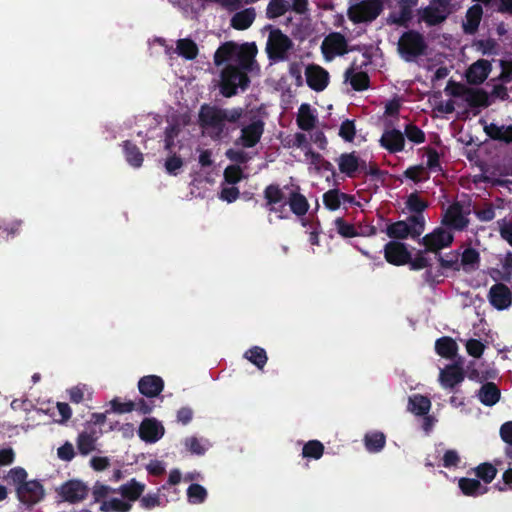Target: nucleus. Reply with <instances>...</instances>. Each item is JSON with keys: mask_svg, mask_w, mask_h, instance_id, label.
<instances>
[{"mask_svg": "<svg viewBox=\"0 0 512 512\" xmlns=\"http://www.w3.org/2000/svg\"><path fill=\"white\" fill-rule=\"evenodd\" d=\"M7 478L9 481H11L13 484L17 485V487H18L22 483L27 482L26 481L27 472L25 471V469H23L21 467H15L9 471Z\"/></svg>", "mask_w": 512, "mask_h": 512, "instance_id": "57", "label": "nucleus"}, {"mask_svg": "<svg viewBox=\"0 0 512 512\" xmlns=\"http://www.w3.org/2000/svg\"><path fill=\"white\" fill-rule=\"evenodd\" d=\"M453 241L452 233L445 228H437L422 238L426 251L437 253L448 247Z\"/></svg>", "mask_w": 512, "mask_h": 512, "instance_id": "11", "label": "nucleus"}, {"mask_svg": "<svg viewBox=\"0 0 512 512\" xmlns=\"http://www.w3.org/2000/svg\"><path fill=\"white\" fill-rule=\"evenodd\" d=\"M412 237L419 236L424 231L425 219L422 214H416L410 218Z\"/></svg>", "mask_w": 512, "mask_h": 512, "instance_id": "62", "label": "nucleus"}, {"mask_svg": "<svg viewBox=\"0 0 512 512\" xmlns=\"http://www.w3.org/2000/svg\"><path fill=\"white\" fill-rule=\"evenodd\" d=\"M424 166L427 168L428 172H440L441 166L438 153L433 150H429L427 152L426 165Z\"/></svg>", "mask_w": 512, "mask_h": 512, "instance_id": "61", "label": "nucleus"}, {"mask_svg": "<svg viewBox=\"0 0 512 512\" xmlns=\"http://www.w3.org/2000/svg\"><path fill=\"white\" fill-rule=\"evenodd\" d=\"M207 490L199 484H191L187 489V498L191 504H200L205 501Z\"/></svg>", "mask_w": 512, "mask_h": 512, "instance_id": "45", "label": "nucleus"}, {"mask_svg": "<svg viewBox=\"0 0 512 512\" xmlns=\"http://www.w3.org/2000/svg\"><path fill=\"white\" fill-rule=\"evenodd\" d=\"M164 388V381L157 375H147L138 381V389L140 393L146 397L158 396Z\"/></svg>", "mask_w": 512, "mask_h": 512, "instance_id": "16", "label": "nucleus"}, {"mask_svg": "<svg viewBox=\"0 0 512 512\" xmlns=\"http://www.w3.org/2000/svg\"><path fill=\"white\" fill-rule=\"evenodd\" d=\"M496 474V468L489 463L480 464L475 468V475L486 484L490 483L495 478Z\"/></svg>", "mask_w": 512, "mask_h": 512, "instance_id": "48", "label": "nucleus"}, {"mask_svg": "<svg viewBox=\"0 0 512 512\" xmlns=\"http://www.w3.org/2000/svg\"><path fill=\"white\" fill-rule=\"evenodd\" d=\"M431 408V401L429 398L415 394L409 397L408 410L416 416H425Z\"/></svg>", "mask_w": 512, "mask_h": 512, "instance_id": "27", "label": "nucleus"}, {"mask_svg": "<svg viewBox=\"0 0 512 512\" xmlns=\"http://www.w3.org/2000/svg\"><path fill=\"white\" fill-rule=\"evenodd\" d=\"M385 259L394 265H403L410 260V253L405 244L397 241H390L385 245Z\"/></svg>", "mask_w": 512, "mask_h": 512, "instance_id": "14", "label": "nucleus"}, {"mask_svg": "<svg viewBox=\"0 0 512 512\" xmlns=\"http://www.w3.org/2000/svg\"><path fill=\"white\" fill-rule=\"evenodd\" d=\"M464 379L462 369L458 365H449L440 370V384L443 388H453Z\"/></svg>", "mask_w": 512, "mask_h": 512, "instance_id": "20", "label": "nucleus"}, {"mask_svg": "<svg viewBox=\"0 0 512 512\" xmlns=\"http://www.w3.org/2000/svg\"><path fill=\"white\" fill-rule=\"evenodd\" d=\"M405 134L410 141L416 144L424 141V133L414 125H407L405 128Z\"/></svg>", "mask_w": 512, "mask_h": 512, "instance_id": "64", "label": "nucleus"}, {"mask_svg": "<svg viewBox=\"0 0 512 512\" xmlns=\"http://www.w3.org/2000/svg\"><path fill=\"white\" fill-rule=\"evenodd\" d=\"M324 453V445L318 440H310L304 444L302 456L306 459L318 460Z\"/></svg>", "mask_w": 512, "mask_h": 512, "instance_id": "39", "label": "nucleus"}, {"mask_svg": "<svg viewBox=\"0 0 512 512\" xmlns=\"http://www.w3.org/2000/svg\"><path fill=\"white\" fill-rule=\"evenodd\" d=\"M86 485L79 480H70L58 488L59 495L63 500L76 503L83 500L87 495Z\"/></svg>", "mask_w": 512, "mask_h": 512, "instance_id": "12", "label": "nucleus"}, {"mask_svg": "<svg viewBox=\"0 0 512 512\" xmlns=\"http://www.w3.org/2000/svg\"><path fill=\"white\" fill-rule=\"evenodd\" d=\"M317 116L315 111L308 104H302L299 107L297 115V124L300 129L310 131L315 127Z\"/></svg>", "mask_w": 512, "mask_h": 512, "instance_id": "24", "label": "nucleus"}, {"mask_svg": "<svg viewBox=\"0 0 512 512\" xmlns=\"http://www.w3.org/2000/svg\"><path fill=\"white\" fill-rule=\"evenodd\" d=\"M418 0H362L350 5L349 19L354 23L371 22L382 12L384 4L390 9L388 21L404 25L412 17V10Z\"/></svg>", "mask_w": 512, "mask_h": 512, "instance_id": "2", "label": "nucleus"}, {"mask_svg": "<svg viewBox=\"0 0 512 512\" xmlns=\"http://www.w3.org/2000/svg\"><path fill=\"white\" fill-rule=\"evenodd\" d=\"M345 81L349 82L353 89L360 91L368 87L369 78L365 72L350 68L345 72Z\"/></svg>", "mask_w": 512, "mask_h": 512, "instance_id": "30", "label": "nucleus"}, {"mask_svg": "<svg viewBox=\"0 0 512 512\" xmlns=\"http://www.w3.org/2000/svg\"><path fill=\"white\" fill-rule=\"evenodd\" d=\"M310 141L315 144L319 149L324 150L327 146V139L324 133L319 129H312L309 131Z\"/></svg>", "mask_w": 512, "mask_h": 512, "instance_id": "63", "label": "nucleus"}, {"mask_svg": "<svg viewBox=\"0 0 512 512\" xmlns=\"http://www.w3.org/2000/svg\"><path fill=\"white\" fill-rule=\"evenodd\" d=\"M179 133V128L175 126H171L166 130L165 148L169 153L164 160V168L166 173L172 176H177L184 166L183 158L173 151V148L175 147L174 139L178 137Z\"/></svg>", "mask_w": 512, "mask_h": 512, "instance_id": "6", "label": "nucleus"}, {"mask_svg": "<svg viewBox=\"0 0 512 512\" xmlns=\"http://www.w3.org/2000/svg\"><path fill=\"white\" fill-rule=\"evenodd\" d=\"M56 412L52 413V416L54 417V420L56 422L62 423L67 421L71 417V408L67 403L58 402L56 404Z\"/></svg>", "mask_w": 512, "mask_h": 512, "instance_id": "55", "label": "nucleus"}, {"mask_svg": "<svg viewBox=\"0 0 512 512\" xmlns=\"http://www.w3.org/2000/svg\"><path fill=\"white\" fill-rule=\"evenodd\" d=\"M176 49L179 55L188 60L194 59L198 54L197 45L189 39L178 40Z\"/></svg>", "mask_w": 512, "mask_h": 512, "instance_id": "42", "label": "nucleus"}, {"mask_svg": "<svg viewBox=\"0 0 512 512\" xmlns=\"http://www.w3.org/2000/svg\"><path fill=\"white\" fill-rule=\"evenodd\" d=\"M407 207L417 214H421V212L427 207V203L423 201L418 195L411 194L407 199Z\"/></svg>", "mask_w": 512, "mask_h": 512, "instance_id": "60", "label": "nucleus"}, {"mask_svg": "<svg viewBox=\"0 0 512 512\" xmlns=\"http://www.w3.org/2000/svg\"><path fill=\"white\" fill-rule=\"evenodd\" d=\"M361 165L360 159L355 153L342 154L338 159V166L341 173L352 177Z\"/></svg>", "mask_w": 512, "mask_h": 512, "instance_id": "25", "label": "nucleus"}, {"mask_svg": "<svg viewBox=\"0 0 512 512\" xmlns=\"http://www.w3.org/2000/svg\"><path fill=\"white\" fill-rule=\"evenodd\" d=\"M264 122L258 116L248 117L244 115L240 125V134L235 140V145L242 148H252L261 139L264 132Z\"/></svg>", "mask_w": 512, "mask_h": 512, "instance_id": "5", "label": "nucleus"}, {"mask_svg": "<svg viewBox=\"0 0 512 512\" xmlns=\"http://www.w3.org/2000/svg\"><path fill=\"white\" fill-rule=\"evenodd\" d=\"M165 429L155 418H146L139 427V437L147 443H155L164 435Z\"/></svg>", "mask_w": 512, "mask_h": 512, "instance_id": "13", "label": "nucleus"}, {"mask_svg": "<svg viewBox=\"0 0 512 512\" xmlns=\"http://www.w3.org/2000/svg\"><path fill=\"white\" fill-rule=\"evenodd\" d=\"M321 50L326 61H332L334 58L343 56L349 51L346 38L336 32L325 37Z\"/></svg>", "mask_w": 512, "mask_h": 512, "instance_id": "9", "label": "nucleus"}, {"mask_svg": "<svg viewBox=\"0 0 512 512\" xmlns=\"http://www.w3.org/2000/svg\"><path fill=\"white\" fill-rule=\"evenodd\" d=\"M387 234L391 238L404 239L408 235L412 236V231L409 224L403 221H399L388 227Z\"/></svg>", "mask_w": 512, "mask_h": 512, "instance_id": "46", "label": "nucleus"}, {"mask_svg": "<svg viewBox=\"0 0 512 512\" xmlns=\"http://www.w3.org/2000/svg\"><path fill=\"white\" fill-rule=\"evenodd\" d=\"M288 9V3L285 0H270L267 6V17L277 18L282 16Z\"/></svg>", "mask_w": 512, "mask_h": 512, "instance_id": "49", "label": "nucleus"}, {"mask_svg": "<svg viewBox=\"0 0 512 512\" xmlns=\"http://www.w3.org/2000/svg\"><path fill=\"white\" fill-rule=\"evenodd\" d=\"M485 132L493 139L512 141V126L498 125L491 123L485 126Z\"/></svg>", "mask_w": 512, "mask_h": 512, "instance_id": "33", "label": "nucleus"}, {"mask_svg": "<svg viewBox=\"0 0 512 512\" xmlns=\"http://www.w3.org/2000/svg\"><path fill=\"white\" fill-rule=\"evenodd\" d=\"M19 501L27 506H32L40 502L44 497L42 485L35 480L22 483L16 488Z\"/></svg>", "mask_w": 512, "mask_h": 512, "instance_id": "10", "label": "nucleus"}, {"mask_svg": "<svg viewBox=\"0 0 512 512\" xmlns=\"http://www.w3.org/2000/svg\"><path fill=\"white\" fill-rule=\"evenodd\" d=\"M304 157L305 162L315 170L329 169L330 164L320 154L313 152L311 149H306Z\"/></svg>", "mask_w": 512, "mask_h": 512, "instance_id": "44", "label": "nucleus"}, {"mask_svg": "<svg viewBox=\"0 0 512 512\" xmlns=\"http://www.w3.org/2000/svg\"><path fill=\"white\" fill-rule=\"evenodd\" d=\"M184 445L192 454L203 455L211 447L210 442L204 438L188 437L184 440Z\"/></svg>", "mask_w": 512, "mask_h": 512, "instance_id": "38", "label": "nucleus"}, {"mask_svg": "<svg viewBox=\"0 0 512 512\" xmlns=\"http://www.w3.org/2000/svg\"><path fill=\"white\" fill-rule=\"evenodd\" d=\"M243 178V172L237 165H230L224 171V182L230 185L237 184Z\"/></svg>", "mask_w": 512, "mask_h": 512, "instance_id": "51", "label": "nucleus"}, {"mask_svg": "<svg viewBox=\"0 0 512 512\" xmlns=\"http://www.w3.org/2000/svg\"><path fill=\"white\" fill-rule=\"evenodd\" d=\"M287 199L290 211H292L294 214L302 216L308 211L309 204L303 195L297 192H290Z\"/></svg>", "mask_w": 512, "mask_h": 512, "instance_id": "34", "label": "nucleus"}, {"mask_svg": "<svg viewBox=\"0 0 512 512\" xmlns=\"http://www.w3.org/2000/svg\"><path fill=\"white\" fill-rule=\"evenodd\" d=\"M287 197L288 196H286L284 192L280 190L277 186L271 185L268 186L265 190V198L269 206L277 204L286 199Z\"/></svg>", "mask_w": 512, "mask_h": 512, "instance_id": "52", "label": "nucleus"}, {"mask_svg": "<svg viewBox=\"0 0 512 512\" xmlns=\"http://www.w3.org/2000/svg\"><path fill=\"white\" fill-rule=\"evenodd\" d=\"M490 72V63L487 60H478L470 66L467 71L466 77L470 83H482Z\"/></svg>", "mask_w": 512, "mask_h": 512, "instance_id": "23", "label": "nucleus"}, {"mask_svg": "<svg viewBox=\"0 0 512 512\" xmlns=\"http://www.w3.org/2000/svg\"><path fill=\"white\" fill-rule=\"evenodd\" d=\"M478 398L484 405L492 406L498 402L500 391L493 383H486L479 390Z\"/></svg>", "mask_w": 512, "mask_h": 512, "instance_id": "31", "label": "nucleus"}, {"mask_svg": "<svg viewBox=\"0 0 512 512\" xmlns=\"http://www.w3.org/2000/svg\"><path fill=\"white\" fill-rule=\"evenodd\" d=\"M460 257V270L465 272H472L478 269L480 262V255L477 250L473 248H466Z\"/></svg>", "mask_w": 512, "mask_h": 512, "instance_id": "28", "label": "nucleus"}, {"mask_svg": "<svg viewBox=\"0 0 512 512\" xmlns=\"http://www.w3.org/2000/svg\"><path fill=\"white\" fill-rule=\"evenodd\" d=\"M354 198L339 190L332 189L323 195V203L325 207L331 211L338 210L342 204L352 203Z\"/></svg>", "mask_w": 512, "mask_h": 512, "instance_id": "22", "label": "nucleus"}, {"mask_svg": "<svg viewBox=\"0 0 512 512\" xmlns=\"http://www.w3.org/2000/svg\"><path fill=\"white\" fill-rule=\"evenodd\" d=\"M441 266L454 270H460V257L459 254L451 253L439 258Z\"/></svg>", "mask_w": 512, "mask_h": 512, "instance_id": "59", "label": "nucleus"}, {"mask_svg": "<svg viewBox=\"0 0 512 512\" xmlns=\"http://www.w3.org/2000/svg\"><path fill=\"white\" fill-rule=\"evenodd\" d=\"M255 19V11L254 9H245L243 11H240L236 13L231 22L232 26L235 29L244 30L251 26Z\"/></svg>", "mask_w": 512, "mask_h": 512, "instance_id": "36", "label": "nucleus"}, {"mask_svg": "<svg viewBox=\"0 0 512 512\" xmlns=\"http://www.w3.org/2000/svg\"><path fill=\"white\" fill-rule=\"evenodd\" d=\"M447 11L430 5L422 11L421 18L428 25H437L447 18Z\"/></svg>", "mask_w": 512, "mask_h": 512, "instance_id": "35", "label": "nucleus"}, {"mask_svg": "<svg viewBox=\"0 0 512 512\" xmlns=\"http://www.w3.org/2000/svg\"><path fill=\"white\" fill-rule=\"evenodd\" d=\"M118 494L122 496L125 501H129L131 508L133 507V503L140 499V496L145 490V484L137 481L136 479H131L126 484L121 485L118 489Z\"/></svg>", "mask_w": 512, "mask_h": 512, "instance_id": "21", "label": "nucleus"}, {"mask_svg": "<svg viewBox=\"0 0 512 512\" xmlns=\"http://www.w3.org/2000/svg\"><path fill=\"white\" fill-rule=\"evenodd\" d=\"M497 273L503 280H512V254H509L505 257L500 265V268L497 269Z\"/></svg>", "mask_w": 512, "mask_h": 512, "instance_id": "56", "label": "nucleus"}, {"mask_svg": "<svg viewBox=\"0 0 512 512\" xmlns=\"http://www.w3.org/2000/svg\"><path fill=\"white\" fill-rule=\"evenodd\" d=\"M334 225L336 231L342 236L346 238L356 237L358 235H365L362 232H358V230L351 224L345 222L342 218H337L334 221Z\"/></svg>", "mask_w": 512, "mask_h": 512, "instance_id": "47", "label": "nucleus"}, {"mask_svg": "<svg viewBox=\"0 0 512 512\" xmlns=\"http://www.w3.org/2000/svg\"><path fill=\"white\" fill-rule=\"evenodd\" d=\"M124 153H125V158L127 160V162L135 167V168H138L142 165V162H143V154L140 152V150L133 144H131L130 142H125L124 143Z\"/></svg>", "mask_w": 512, "mask_h": 512, "instance_id": "40", "label": "nucleus"}, {"mask_svg": "<svg viewBox=\"0 0 512 512\" xmlns=\"http://www.w3.org/2000/svg\"><path fill=\"white\" fill-rule=\"evenodd\" d=\"M244 358L260 370L264 368L268 360L266 351L259 346H254L247 350L244 353Z\"/></svg>", "mask_w": 512, "mask_h": 512, "instance_id": "37", "label": "nucleus"}, {"mask_svg": "<svg viewBox=\"0 0 512 512\" xmlns=\"http://www.w3.org/2000/svg\"><path fill=\"white\" fill-rule=\"evenodd\" d=\"M490 303L498 310L508 308L512 302L510 290L503 284H496L489 292Z\"/></svg>", "mask_w": 512, "mask_h": 512, "instance_id": "17", "label": "nucleus"}, {"mask_svg": "<svg viewBox=\"0 0 512 512\" xmlns=\"http://www.w3.org/2000/svg\"><path fill=\"white\" fill-rule=\"evenodd\" d=\"M483 14L482 7L479 4L473 5L466 13V19L463 28L467 33H474L481 21Z\"/></svg>", "mask_w": 512, "mask_h": 512, "instance_id": "29", "label": "nucleus"}, {"mask_svg": "<svg viewBox=\"0 0 512 512\" xmlns=\"http://www.w3.org/2000/svg\"><path fill=\"white\" fill-rule=\"evenodd\" d=\"M256 54L257 47L254 43L227 42L217 49L214 62L217 66L224 65L221 70L220 89L225 97H231L239 90L246 89L249 83L247 73L258 69Z\"/></svg>", "mask_w": 512, "mask_h": 512, "instance_id": "1", "label": "nucleus"}, {"mask_svg": "<svg viewBox=\"0 0 512 512\" xmlns=\"http://www.w3.org/2000/svg\"><path fill=\"white\" fill-rule=\"evenodd\" d=\"M291 46V40L280 30L274 29L270 31L266 50L271 59L284 60Z\"/></svg>", "mask_w": 512, "mask_h": 512, "instance_id": "8", "label": "nucleus"}, {"mask_svg": "<svg viewBox=\"0 0 512 512\" xmlns=\"http://www.w3.org/2000/svg\"><path fill=\"white\" fill-rule=\"evenodd\" d=\"M380 143L382 147L395 153L403 150L405 140L400 130L388 129L383 133Z\"/></svg>", "mask_w": 512, "mask_h": 512, "instance_id": "19", "label": "nucleus"}, {"mask_svg": "<svg viewBox=\"0 0 512 512\" xmlns=\"http://www.w3.org/2000/svg\"><path fill=\"white\" fill-rule=\"evenodd\" d=\"M386 443V437L382 432L372 431L365 435L364 444L366 449L371 453L380 452Z\"/></svg>", "mask_w": 512, "mask_h": 512, "instance_id": "32", "label": "nucleus"}, {"mask_svg": "<svg viewBox=\"0 0 512 512\" xmlns=\"http://www.w3.org/2000/svg\"><path fill=\"white\" fill-rule=\"evenodd\" d=\"M404 175L414 182H421L429 178V172L424 165L409 167L404 172Z\"/></svg>", "mask_w": 512, "mask_h": 512, "instance_id": "50", "label": "nucleus"}, {"mask_svg": "<svg viewBox=\"0 0 512 512\" xmlns=\"http://www.w3.org/2000/svg\"><path fill=\"white\" fill-rule=\"evenodd\" d=\"M97 437L89 432H83L79 435L77 446L81 454L87 455L95 449Z\"/></svg>", "mask_w": 512, "mask_h": 512, "instance_id": "41", "label": "nucleus"}, {"mask_svg": "<svg viewBox=\"0 0 512 512\" xmlns=\"http://www.w3.org/2000/svg\"><path fill=\"white\" fill-rule=\"evenodd\" d=\"M459 488L467 496H480L488 491L487 486L481 484L477 479L461 478L458 482Z\"/></svg>", "mask_w": 512, "mask_h": 512, "instance_id": "26", "label": "nucleus"}, {"mask_svg": "<svg viewBox=\"0 0 512 512\" xmlns=\"http://www.w3.org/2000/svg\"><path fill=\"white\" fill-rule=\"evenodd\" d=\"M306 82L310 88L316 91H322L326 88L329 81L328 72L320 66L309 65L305 69Z\"/></svg>", "mask_w": 512, "mask_h": 512, "instance_id": "15", "label": "nucleus"}, {"mask_svg": "<svg viewBox=\"0 0 512 512\" xmlns=\"http://www.w3.org/2000/svg\"><path fill=\"white\" fill-rule=\"evenodd\" d=\"M89 392V388L84 384H79L68 390L69 398L74 403H80L84 399V395Z\"/></svg>", "mask_w": 512, "mask_h": 512, "instance_id": "58", "label": "nucleus"}, {"mask_svg": "<svg viewBox=\"0 0 512 512\" xmlns=\"http://www.w3.org/2000/svg\"><path fill=\"white\" fill-rule=\"evenodd\" d=\"M239 194H240V192L235 185H230L227 183L222 184L220 198L223 201L232 203L238 199Z\"/></svg>", "mask_w": 512, "mask_h": 512, "instance_id": "54", "label": "nucleus"}, {"mask_svg": "<svg viewBox=\"0 0 512 512\" xmlns=\"http://www.w3.org/2000/svg\"><path fill=\"white\" fill-rule=\"evenodd\" d=\"M435 349L442 357H452L456 352V343L448 337L438 339L435 344Z\"/></svg>", "mask_w": 512, "mask_h": 512, "instance_id": "43", "label": "nucleus"}, {"mask_svg": "<svg viewBox=\"0 0 512 512\" xmlns=\"http://www.w3.org/2000/svg\"><path fill=\"white\" fill-rule=\"evenodd\" d=\"M241 108L222 109L203 105L199 112V121L203 132L212 138H219L226 129V123H234L241 119Z\"/></svg>", "mask_w": 512, "mask_h": 512, "instance_id": "3", "label": "nucleus"}, {"mask_svg": "<svg viewBox=\"0 0 512 512\" xmlns=\"http://www.w3.org/2000/svg\"><path fill=\"white\" fill-rule=\"evenodd\" d=\"M140 506L146 510H151L162 506L159 493H148L140 498Z\"/></svg>", "mask_w": 512, "mask_h": 512, "instance_id": "53", "label": "nucleus"}, {"mask_svg": "<svg viewBox=\"0 0 512 512\" xmlns=\"http://www.w3.org/2000/svg\"><path fill=\"white\" fill-rule=\"evenodd\" d=\"M425 46L423 37L411 31L402 35L398 43V50L406 61H411L423 53Z\"/></svg>", "mask_w": 512, "mask_h": 512, "instance_id": "7", "label": "nucleus"}, {"mask_svg": "<svg viewBox=\"0 0 512 512\" xmlns=\"http://www.w3.org/2000/svg\"><path fill=\"white\" fill-rule=\"evenodd\" d=\"M116 494H118L117 489L99 482L95 483L92 489L94 502L99 504L101 512H130V502Z\"/></svg>", "mask_w": 512, "mask_h": 512, "instance_id": "4", "label": "nucleus"}, {"mask_svg": "<svg viewBox=\"0 0 512 512\" xmlns=\"http://www.w3.org/2000/svg\"><path fill=\"white\" fill-rule=\"evenodd\" d=\"M443 223L457 230L466 227L468 220L460 204L455 203L446 210Z\"/></svg>", "mask_w": 512, "mask_h": 512, "instance_id": "18", "label": "nucleus"}]
</instances>
